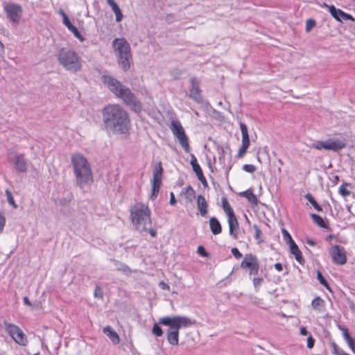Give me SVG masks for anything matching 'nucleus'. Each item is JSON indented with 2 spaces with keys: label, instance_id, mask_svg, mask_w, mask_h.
Masks as SVG:
<instances>
[{
  "label": "nucleus",
  "instance_id": "f257e3e1",
  "mask_svg": "<svg viewBox=\"0 0 355 355\" xmlns=\"http://www.w3.org/2000/svg\"><path fill=\"white\" fill-rule=\"evenodd\" d=\"M105 126L119 134H126L131 128L128 112L119 104H108L102 111Z\"/></svg>",
  "mask_w": 355,
  "mask_h": 355
},
{
  "label": "nucleus",
  "instance_id": "f03ea898",
  "mask_svg": "<svg viewBox=\"0 0 355 355\" xmlns=\"http://www.w3.org/2000/svg\"><path fill=\"white\" fill-rule=\"evenodd\" d=\"M102 81L117 98H121L132 111L137 113L141 112L142 105L141 102L137 99L128 87L110 76H103Z\"/></svg>",
  "mask_w": 355,
  "mask_h": 355
},
{
  "label": "nucleus",
  "instance_id": "7ed1b4c3",
  "mask_svg": "<svg viewBox=\"0 0 355 355\" xmlns=\"http://www.w3.org/2000/svg\"><path fill=\"white\" fill-rule=\"evenodd\" d=\"M71 164L77 184L83 189L94 182L91 166L83 155L76 153L71 156Z\"/></svg>",
  "mask_w": 355,
  "mask_h": 355
},
{
  "label": "nucleus",
  "instance_id": "20e7f679",
  "mask_svg": "<svg viewBox=\"0 0 355 355\" xmlns=\"http://www.w3.org/2000/svg\"><path fill=\"white\" fill-rule=\"evenodd\" d=\"M130 220L135 230L146 232L152 226L151 210L148 204L137 202L130 209Z\"/></svg>",
  "mask_w": 355,
  "mask_h": 355
},
{
  "label": "nucleus",
  "instance_id": "39448f33",
  "mask_svg": "<svg viewBox=\"0 0 355 355\" xmlns=\"http://www.w3.org/2000/svg\"><path fill=\"white\" fill-rule=\"evenodd\" d=\"M159 323L169 327L166 332L168 343L173 346L179 344V330L182 327H189L193 324L191 320L186 316L174 315L159 318Z\"/></svg>",
  "mask_w": 355,
  "mask_h": 355
},
{
  "label": "nucleus",
  "instance_id": "423d86ee",
  "mask_svg": "<svg viewBox=\"0 0 355 355\" xmlns=\"http://www.w3.org/2000/svg\"><path fill=\"white\" fill-rule=\"evenodd\" d=\"M113 46L119 58V64L126 71L131 64V50L129 43L124 38H116L113 41Z\"/></svg>",
  "mask_w": 355,
  "mask_h": 355
},
{
  "label": "nucleus",
  "instance_id": "0eeeda50",
  "mask_svg": "<svg viewBox=\"0 0 355 355\" xmlns=\"http://www.w3.org/2000/svg\"><path fill=\"white\" fill-rule=\"evenodd\" d=\"M57 57L60 64L66 69L74 72L81 69V59L74 51L62 49Z\"/></svg>",
  "mask_w": 355,
  "mask_h": 355
},
{
  "label": "nucleus",
  "instance_id": "6e6552de",
  "mask_svg": "<svg viewBox=\"0 0 355 355\" xmlns=\"http://www.w3.org/2000/svg\"><path fill=\"white\" fill-rule=\"evenodd\" d=\"M170 128L185 153H190L191 148L189 145V140L180 121L178 120H173L171 122Z\"/></svg>",
  "mask_w": 355,
  "mask_h": 355
},
{
  "label": "nucleus",
  "instance_id": "1a4fd4ad",
  "mask_svg": "<svg viewBox=\"0 0 355 355\" xmlns=\"http://www.w3.org/2000/svg\"><path fill=\"white\" fill-rule=\"evenodd\" d=\"M221 205L224 212L227 216L230 234L234 236V237L236 238V234H235L234 232L237 231L239 229V222L234 214V209L230 205L226 197H223L221 198Z\"/></svg>",
  "mask_w": 355,
  "mask_h": 355
},
{
  "label": "nucleus",
  "instance_id": "9d476101",
  "mask_svg": "<svg viewBox=\"0 0 355 355\" xmlns=\"http://www.w3.org/2000/svg\"><path fill=\"white\" fill-rule=\"evenodd\" d=\"M6 331L15 340V343L21 346H26L28 344V339L24 331L17 325L9 323L8 322H3Z\"/></svg>",
  "mask_w": 355,
  "mask_h": 355
},
{
  "label": "nucleus",
  "instance_id": "9b49d317",
  "mask_svg": "<svg viewBox=\"0 0 355 355\" xmlns=\"http://www.w3.org/2000/svg\"><path fill=\"white\" fill-rule=\"evenodd\" d=\"M241 268L248 272L250 275H257L260 266L257 257L252 253L246 254L241 262Z\"/></svg>",
  "mask_w": 355,
  "mask_h": 355
},
{
  "label": "nucleus",
  "instance_id": "f8f14e48",
  "mask_svg": "<svg viewBox=\"0 0 355 355\" xmlns=\"http://www.w3.org/2000/svg\"><path fill=\"white\" fill-rule=\"evenodd\" d=\"M345 146L344 142L340 140L328 139L326 141H318L311 145V148L321 150L322 149L327 150L338 151Z\"/></svg>",
  "mask_w": 355,
  "mask_h": 355
},
{
  "label": "nucleus",
  "instance_id": "ddd939ff",
  "mask_svg": "<svg viewBox=\"0 0 355 355\" xmlns=\"http://www.w3.org/2000/svg\"><path fill=\"white\" fill-rule=\"evenodd\" d=\"M162 173L163 168L162 164L159 163V164L153 168V179L151 180L152 194L150 196V198L152 200L156 198L159 193V189L162 184Z\"/></svg>",
  "mask_w": 355,
  "mask_h": 355
},
{
  "label": "nucleus",
  "instance_id": "4468645a",
  "mask_svg": "<svg viewBox=\"0 0 355 355\" xmlns=\"http://www.w3.org/2000/svg\"><path fill=\"white\" fill-rule=\"evenodd\" d=\"M4 11L8 18L14 24H19L21 15L22 8L20 5L14 3H8L4 6Z\"/></svg>",
  "mask_w": 355,
  "mask_h": 355
},
{
  "label": "nucleus",
  "instance_id": "2eb2a0df",
  "mask_svg": "<svg viewBox=\"0 0 355 355\" xmlns=\"http://www.w3.org/2000/svg\"><path fill=\"white\" fill-rule=\"evenodd\" d=\"M329 254L334 263L344 265L347 263L346 251L343 247L335 245L329 249Z\"/></svg>",
  "mask_w": 355,
  "mask_h": 355
},
{
  "label": "nucleus",
  "instance_id": "dca6fc26",
  "mask_svg": "<svg viewBox=\"0 0 355 355\" xmlns=\"http://www.w3.org/2000/svg\"><path fill=\"white\" fill-rule=\"evenodd\" d=\"M240 129L242 134V144L241 148L239 150L237 157L238 158H242L245 154L246 153L250 145V137L248 135V130L247 125L241 122L240 123Z\"/></svg>",
  "mask_w": 355,
  "mask_h": 355
},
{
  "label": "nucleus",
  "instance_id": "f3484780",
  "mask_svg": "<svg viewBox=\"0 0 355 355\" xmlns=\"http://www.w3.org/2000/svg\"><path fill=\"white\" fill-rule=\"evenodd\" d=\"M322 6L327 8L332 17L338 21H342L343 20L355 21V18L352 15L345 12L340 9H337L334 5L329 6L324 3Z\"/></svg>",
  "mask_w": 355,
  "mask_h": 355
},
{
  "label": "nucleus",
  "instance_id": "a211bd4d",
  "mask_svg": "<svg viewBox=\"0 0 355 355\" xmlns=\"http://www.w3.org/2000/svg\"><path fill=\"white\" fill-rule=\"evenodd\" d=\"M8 161L13 164L16 170L19 172H26L27 170V163L24 158L23 155L16 154L13 156L9 155Z\"/></svg>",
  "mask_w": 355,
  "mask_h": 355
},
{
  "label": "nucleus",
  "instance_id": "6ab92c4d",
  "mask_svg": "<svg viewBox=\"0 0 355 355\" xmlns=\"http://www.w3.org/2000/svg\"><path fill=\"white\" fill-rule=\"evenodd\" d=\"M191 88L189 89V97L197 103L202 101V91L199 87L198 80L196 78L190 80Z\"/></svg>",
  "mask_w": 355,
  "mask_h": 355
},
{
  "label": "nucleus",
  "instance_id": "aec40b11",
  "mask_svg": "<svg viewBox=\"0 0 355 355\" xmlns=\"http://www.w3.org/2000/svg\"><path fill=\"white\" fill-rule=\"evenodd\" d=\"M191 165L196 176L198 177V180L202 183L204 187H207L208 183L207 179L205 177L203 171L198 163V160L194 155H191Z\"/></svg>",
  "mask_w": 355,
  "mask_h": 355
},
{
  "label": "nucleus",
  "instance_id": "412c9836",
  "mask_svg": "<svg viewBox=\"0 0 355 355\" xmlns=\"http://www.w3.org/2000/svg\"><path fill=\"white\" fill-rule=\"evenodd\" d=\"M197 205L200 215L203 217L206 216L208 213V204L203 196L199 195L198 196Z\"/></svg>",
  "mask_w": 355,
  "mask_h": 355
},
{
  "label": "nucleus",
  "instance_id": "4be33fe9",
  "mask_svg": "<svg viewBox=\"0 0 355 355\" xmlns=\"http://www.w3.org/2000/svg\"><path fill=\"white\" fill-rule=\"evenodd\" d=\"M289 251L300 264L303 265L304 263V259L302 253L296 243H294L289 246Z\"/></svg>",
  "mask_w": 355,
  "mask_h": 355
},
{
  "label": "nucleus",
  "instance_id": "5701e85b",
  "mask_svg": "<svg viewBox=\"0 0 355 355\" xmlns=\"http://www.w3.org/2000/svg\"><path fill=\"white\" fill-rule=\"evenodd\" d=\"M103 332L110 339L113 344L117 345L119 343L120 338L119 335L110 326L104 327Z\"/></svg>",
  "mask_w": 355,
  "mask_h": 355
},
{
  "label": "nucleus",
  "instance_id": "b1692460",
  "mask_svg": "<svg viewBox=\"0 0 355 355\" xmlns=\"http://www.w3.org/2000/svg\"><path fill=\"white\" fill-rule=\"evenodd\" d=\"M211 232L214 235H218L222 232V226L219 220L214 216L211 217L209 221Z\"/></svg>",
  "mask_w": 355,
  "mask_h": 355
},
{
  "label": "nucleus",
  "instance_id": "393cba45",
  "mask_svg": "<svg viewBox=\"0 0 355 355\" xmlns=\"http://www.w3.org/2000/svg\"><path fill=\"white\" fill-rule=\"evenodd\" d=\"M240 196L245 198L248 202L254 206L258 205V199L257 196L254 193L252 189H248L239 193Z\"/></svg>",
  "mask_w": 355,
  "mask_h": 355
},
{
  "label": "nucleus",
  "instance_id": "a878e982",
  "mask_svg": "<svg viewBox=\"0 0 355 355\" xmlns=\"http://www.w3.org/2000/svg\"><path fill=\"white\" fill-rule=\"evenodd\" d=\"M107 3L111 6L112 11L116 15V21L119 22L123 19V14L119 8V6L114 0H106Z\"/></svg>",
  "mask_w": 355,
  "mask_h": 355
},
{
  "label": "nucleus",
  "instance_id": "bb28decb",
  "mask_svg": "<svg viewBox=\"0 0 355 355\" xmlns=\"http://www.w3.org/2000/svg\"><path fill=\"white\" fill-rule=\"evenodd\" d=\"M107 3L111 6L112 11L116 15V21L119 22L123 19V14L119 8V6L114 0H106Z\"/></svg>",
  "mask_w": 355,
  "mask_h": 355
},
{
  "label": "nucleus",
  "instance_id": "cd10ccee",
  "mask_svg": "<svg viewBox=\"0 0 355 355\" xmlns=\"http://www.w3.org/2000/svg\"><path fill=\"white\" fill-rule=\"evenodd\" d=\"M311 218L313 222L317 224L319 227L322 228H327L328 226L324 219L319 215L315 214H311Z\"/></svg>",
  "mask_w": 355,
  "mask_h": 355
},
{
  "label": "nucleus",
  "instance_id": "c85d7f7f",
  "mask_svg": "<svg viewBox=\"0 0 355 355\" xmlns=\"http://www.w3.org/2000/svg\"><path fill=\"white\" fill-rule=\"evenodd\" d=\"M349 187H351L350 183L343 182L338 189V193L343 197H347L351 195V191L347 189Z\"/></svg>",
  "mask_w": 355,
  "mask_h": 355
},
{
  "label": "nucleus",
  "instance_id": "c756f323",
  "mask_svg": "<svg viewBox=\"0 0 355 355\" xmlns=\"http://www.w3.org/2000/svg\"><path fill=\"white\" fill-rule=\"evenodd\" d=\"M312 307L318 311H320L324 306V301L320 297H315L311 302Z\"/></svg>",
  "mask_w": 355,
  "mask_h": 355
},
{
  "label": "nucleus",
  "instance_id": "7c9ffc66",
  "mask_svg": "<svg viewBox=\"0 0 355 355\" xmlns=\"http://www.w3.org/2000/svg\"><path fill=\"white\" fill-rule=\"evenodd\" d=\"M281 231L282 233L283 239L288 247L295 243L290 233L285 228H282Z\"/></svg>",
  "mask_w": 355,
  "mask_h": 355
},
{
  "label": "nucleus",
  "instance_id": "2f4dec72",
  "mask_svg": "<svg viewBox=\"0 0 355 355\" xmlns=\"http://www.w3.org/2000/svg\"><path fill=\"white\" fill-rule=\"evenodd\" d=\"M306 199L311 204V205L314 207V209L318 211H322V208L321 206L316 202V200L313 198V197L310 193H307L305 196Z\"/></svg>",
  "mask_w": 355,
  "mask_h": 355
},
{
  "label": "nucleus",
  "instance_id": "473e14b6",
  "mask_svg": "<svg viewBox=\"0 0 355 355\" xmlns=\"http://www.w3.org/2000/svg\"><path fill=\"white\" fill-rule=\"evenodd\" d=\"M317 278L322 286H324L327 290L331 291L330 286L327 281L325 279V278L322 276V273L319 270L317 272Z\"/></svg>",
  "mask_w": 355,
  "mask_h": 355
},
{
  "label": "nucleus",
  "instance_id": "72a5a7b5",
  "mask_svg": "<svg viewBox=\"0 0 355 355\" xmlns=\"http://www.w3.org/2000/svg\"><path fill=\"white\" fill-rule=\"evenodd\" d=\"M69 30L73 34V35L78 38L80 41L83 42L84 41L85 38L83 36L80 34L79 31L76 27H75L73 25H72Z\"/></svg>",
  "mask_w": 355,
  "mask_h": 355
},
{
  "label": "nucleus",
  "instance_id": "f704fd0d",
  "mask_svg": "<svg viewBox=\"0 0 355 355\" xmlns=\"http://www.w3.org/2000/svg\"><path fill=\"white\" fill-rule=\"evenodd\" d=\"M254 229L255 230L254 239L257 241L258 243L260 244V243H263V241L262 239H261V236L262 234L261 230L259 228V227L257 225H254Z\"/></svg>",
  "mask_w": 355,
  "mask_h": 355
},
{
  "label": "nucleus",
  "instance_id": "c9c22d12",
  "mask_svg": "<svg viewBox=\"0 0 355 355\" xmlns=\"http://www.w3.org/2000/svg\"><path fill=\"white\" fill-rule=\"evenodd\" d=\"M152 332L157 337H160L163 335V331L162 328L157 323L154 324Z\"/></svg>",
  "mask_w": 355,
  "mask_h": 355
},
{
  "label": "nucleus",
  "instance_id": "e433bc0d",
  "mask_svg": "<svg viewBox=\"0 0 355 355\" xmlns=\"http://www.w3.org/2000/svg\"><path fill=\"white\" fill-rule=\"evenodd\" d=\"M186 193L187 194V198L189 201H192V200L195 198V191L191 186H189L186 188Z\"/></svg>",
  "mask_w": 355,
  "mask_h": 355
},
{
  "label": "nucleus",
  "instance_id": "4c0bfd02",
  "mask_svg": "<svg viewBox=\"0 0 355 355\" xmlns=\"http://www.w3.org/2000/svg\"><path fill=\"white\" fill-rule=\"evenodd\" d=\"M243 170L245 172L253 173L257 171V167L253 164H244L243 166Z\"/></svg>",
  "mask_w": 355,
  "mask_h": 355
},
{
  "label": "nucleus",
  "instance_id": "58836bf2",
  "mask_svg": "<svg viewBox=\"0 0 355 355\" xmlns=\"http://www.w3.org/2000/svg\"><path fill=\"white\" fill-rule=\"evenodd\" d=\"M345 337L347 340L348 345L352 352L355 354V342L354 340L349 336L347 332L345 333Z\"/></svg>",
  "mask_w": 355,
  "mask_h": 355
},
{
  "label": "nucleus",
  "instance_id": "ea45409f",
  "mask_svg": "<svg viewBox=\"0 0 355 355\" xmlns=\"http://www.w3.org/2000/svg\"><path fill=\"white\" fill-rule=\"evenodd\" d=\"M6 196H7V200H8V202L12 205L15 208H17V205L15 204V200H14V198L11 193V192L8 190H6Z\"/></svg>",
  "mask_w": 355,
  "mask_h": 355
},
{
  "label": "nucleus",
  "instance_id": "a19ab883",
  "mask_svg": "<svg viewBox=\"0 0 355 355\" xmlns=\"http://www.w3.org/2000/svg\"><path fill=\"white\" fill-rule=\"evenodd\" d=\"M315 26V21L313 19H309L306 21V31H310Z\"/></svg>",
  "mask_w": 355,
  "mask_h": 355
},
{
  "label": "nucleus",
  "instance_id": "79ce46f5",
  "mask_svg": "<svg viewBox=\"0 0 355 355\" xmlns=\"http://www.w3.org/2000/svg\"><path fill=\"white\" fill-rule=\"evenodd\" d=\"M231 252L236 259H239L243 257V254L240 252L237 248H233L231 250Z\"/></svg>",
  "mask_w": 355,
  "mask_h": 355
},
{
  "label": "nucleus",
  "instance_id": "37998d69",
  "mask_svg": "<svg viewBox=\"0 0 355 355\" xmlns=\"http://www.w3.org/2000/svg\"><path fill=\"white\" fill-rule=\"evenodd\" d=\"M197 252L200 256L203 257H207L208 256V253L205 250V248L202 245L198 247Z\"/></svg>",
  "mask_w": 355,
  "mask_h": 355
},
{
  "label": "nucleus",
  "instance_id": "c03bdc74",
  "mask_svg": "<svg viewBox=\"0 0 355 355\" xmlns=\"http://www.w3.org/2000/svg\"><path fill=\"white\" fill-rule=\"evenodd\" d=\"M263 281V279L262 277H254L252 280L254 286L256 288L259 287Z\"/></svg>",
  "mask_w": 355,
  "mask_h": 355
},
{
  "label": "nucleus",
  "instance_id": "a18cd8bd",
  "mask_svg": "<svg viewBox=\"0 0 355 355\" xmlns=\"http://www.w3.org/2000/svg\"><path fill=\"white\" fill-rule=\"evenodd\" d=\"M315 345V340L311 335H310L307 338V347L309 349H312Z\"/></svg>",
  "mask_w": 355,
  "mask_h": 355
},
{
  "label": "nucleus",
  "instance_id": "49530a36",
  "mask_svg": "<svg viewBox=\"0 0 355 355\" xmlns=\"http://www.w3.org/2000/svg\"><path fill=\"white\" fill-rule=\"evenodd\" d=\"M63 24L67 27L69 29L73 24L70 21L69 19L68 18L67 15H64V17H62Z\"/></svg>",
  "mask_w": 355,
  "mask_h": 355
},
{
  "label": "nucleus",
  "instance_id": "de8ad7c7",
  "mask_svg": "<svg viewBox=\"0 0 355 355\" xmlns=\"http://www.w3.org/2000/svg\"><path fill=\"white\" fill-rule=\"evenodd\" d=\"M6 224V218L0 214V232H1L3 230V227Z\"/></svg>",
  "mask_w": 355,
  "mask_h": 355
},
{
  "label": "nucleus",
  "instance_id": "09e8293b",
  "mask_svg": "<svg viewBox=\"0 0 355 355\" xmlns=\"http://www.w3.org/2000/svg\"><path fill=\"white\" fill-rule=\"evenodd\" d=\"M146 232H148L152 237H155L157 236V231L155 229L151 228V227H148Z\"/></svg>",
  "mask_w": 355,
  "mask_h": 355
},
{
  "label": "nucleus",
  "instance_id": "8fccbe9b",
  "mask_svg": "<svg viewBox=\"0 0 355 355\" xmlns=\"http://www.w3.org/2000/svg\"><path fill=\"white\" fill-rule=\"evenodd\" d=\"M175 203H176V200L175 198V195L173 192H171V195H170V204L172 205H175Z\"/></svg>",
  "mask_w": 355,
  "mask_h": 355
},
{
  "label": "nucleus",
  "instance_id": "3c124183",
  "mask_svg": "<svg viewBox=\"0 0 355 355\" xmlns=\"http://www.w3.org/2000/svg\"><path fill=\"white\" fill-rule=\"evenodd\" d=\"M306 244H308L309 245L312 246V247H314L316 245L315 241H314L313 239H311L309 238H307L306 239Z\"/></svg>",
  "mask_w": 355,
  "mask_h": 355
},
{
  "label": "nucleus",
  "instance_id": "603ef678",
  "mask_svg": "<svg viewBox=\"0 0 355 355\" xmlns=\"http://www.w3.org/2000/svg\"><path fill=\"white\" fill-rule=\"evenodd\" d=\"M274 266H275V268L279 272H281L283 270V266L281 263H276Z\"/></svg>",
  "mask_w": 355,
  "mask_h": 355
},
{
  "label": "nucleus",
  "instance_id": "864d4df0",
  "mask_svg": "<svg viewBox=\"0 0 355 355\" xmlns=\"http://www.w3.org/2000/svg\"><path fill=\"white\" fill-rule=\"evenodd\" d=\"M95 296L99 297L100 298L103 297V295L101 293V290L100 288H96L95 290Z\"/></svg>",
  "mask_w": 355,
  "mask_h": 355
},
{
  "label": "nucleus",
  "instance_id": "5fc2aeb1",
  "mask_svg": "<svg viewBox=\"0 0 355 355\" xmlns=\"http://www.w3.org/2000/svg\"><path fill=\"white\" fill-rule=\"evenodd\" d=\"M159 285L164 290H169L170 288L169 286L167 284L164 283V282H161Z\"/></svg>",
  "mask_w": 355,
  "mask_h": 355
},
{
  "label": "nucleus",
  "instance_id": "6e6d98bb",
  "mask_svg": "<svg viewBox=\"0 0 355 355\" xmlns=\"http://www.w3.org/2000/svg\"><path fill=\"white\" fill-rule=\"evenodd\" d=\"M300 334L303 336H306L308 334V331L306 330V328L304 327H301Z\"/></svg>",
  "mask_w": 355,
  "mask_h": 355
},
{
  "label": "nucleus",
  "instance_id": "4d7b16f0",
  "mask_svg": "<svg viewBox=\"0 0 355 355\" xmlns=\"http://www.w3.org/2000/svg\"><path fill=\"white\" fill-rule=\"evenodd\" d=\"M24 302L25 304L28 305V306H32V303L29 301V299L28 297H24Z\"/></svg>",
  "mask_w": 355,
  "mask_h": 355
},
{
  "label": "nucleus",
  "instance_id": "13d9d810",
  "mask_svg": "<svg viewBox=\"0 0 355 355\" xmlns=\"http://www.w3.org/2000/svg\"><path fill=\"white\" fill-rule=\"evenodd\" d=\"M59 14L62 16V17H64V15H67L62 9H60Z\"/></svg>",
  "mask_w": 355,
  "mask_h": 355
},
{
  "label": "nucleus",
  "instance_id": "bf43d9fd",
  "mask_svg": "<svg viewBox=\"0 0 355 355\" xmlns=\"http://www.w3.org/2000/svg\"><path fill=\"white\" fill-rule=\"evenodd\" d=\"M333 238V236L332 235H329L327 238V240H330Z\"/></svg>",
  "mask_w": 355,
  "mask_h": 355
}]
</instances>
